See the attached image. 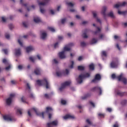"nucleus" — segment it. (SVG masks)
Here are the masks:
<instances>
[{
	"mask_svg": "<svg viewBox=\"0 0 127 127\" xmlns=\"http://www.w3.org/2000/svg\"><path fill=\"white\" fill-rule=\"evenodd\" d=\"M86 122L88 124V125H92V123H91V121H90V120L87 119Z\"/></svg>",
	"mask_w": 127,
	"mask_h": 127,
	"instance_id": "052dcab7",
	"label": "nucleus"
},
{
	"mask_svg": "<svg viewBox=\"0 0 127 127\" xmlns=\"http://www.w3.org/2000/svg\"><path fill=\"white\" fill-rule=\"evenodd\" d=\"M5 37L7 39H9V37H10L9 34H5Z\"/></svg>",
	"mask_w": 127,
	"mask_h": 127,
	"instance_id": "603ef678",
	"label": "nucleus"
},
{
	"mask_svg": "<svg viewBox=\"0 0 127 127\" xmlns=\"http://www.w3.org/2000/svg\"><path fill=\"white\" fill-rule=\"evenodd\" d=\"M49 30L52 31V32H55V29L52 27H49L48 28Z\"/></svg>",
	"mask_w": 127,
	"mask_h": 127,
	"instance_id": "f704fd0d",
	"label": "nucleus"
},
{
	"mask_svg": "<svg viewBox=\"0 0 127 127\" xmlns=\"http://www.w3.org/2000/svg\"><path fill=\"white\" fill-rule=\"evenodd\" d=\"M115 92L117 95H118V96H120V97H123V96L125 95V92H122L120 90H116Z\"/></svg>",
	"mask_w": 127,
	"mask_h": 127,
	"instance_id": "a211bd4d",
	"label": "nucleus"
},
{
	"mask_svg": "<svg viewBox=\"0 0 127 127\" xmlns=\"http://www.w3.org/2000/svg\"><path fill=\"white\" fill-rule=\"evenodd\" d=\"M106 11H107V7L106 6H103V9L101 11L102 14L104 16V17H106Z\"/></svg>",
	"mask_w": 127,
	"mask_h": 127,
	"instance_id": "dca6fc26",
	"label": "nucleus"
},
{
	"mask_svg": "<svg viewBox=\"0 0 127 127\" xmlns=\"http://www.w3.org/2000/svg\"><path fill=\"white\" fill-rule=\"evenodd\" d=\"M14 96H15L14 94H10V97L9 98H11V100H12V98H13Z\"/></svg>",
	"mask_w": 127,
	"mask_h": 127,
	"instance_id": "e2e57ef3",
	"label": "nucleus"
},
{
	"mask_svg": "<svg viewBox=\"0 0 127 127\" xmlns=\"http://www.w3.org/2000/svg\"><path fill=\"white\" fill-rule=\"evenodd\" d=\"M59 55L61 59H64V58H66V56H65V51L60 52Z\"/></svg>",
	"mask_w": 127,
	"mask_h": 127,
	"instance_id": "ddd939ff",
	"label": "nucleus"
},
{
	"mask_svg": "<svg viewBox=\"0 0 127 127\" xmlns=\"http://www.w3.org/2000/svg\"><path fill=\"white\" fill-rule=\"evenodd\" d=\"M91 92H95V91H99V95H102V88L99 86H96L91 89Z\"/></svg>",
	"mask_w": 127,
	"mask_h": 127,
	"instance_id": "0eeeda50",
	"label": "nucleus"
},
{
	"mask_svg": "<svg viewBox=\"0 0 127 127\" xmlns=\"http://www.w3.org/2000/svg\"><path fill=\"white\" fill-rule=\"evenodd\" d=\"M90 77V73H86L85 74H80L79 75L78 78L76 79V81L78 84H82L83 83V79L85 78H89Z\"/></svg>",
	"mask_w": 127,
	"mask_h": 127,
	"instance_id": "7ed1b4c3",
	"label": "nucleus"
},
{
	"mask_svg": "<svg viewBox=\"0 0 127 127\" xmlns=\"http://www.w3.org/2000/svg\"><path fill=\"white\" fill-rule=\"evenodd\" d=\"M2 51L3 52H4V53L5 54H7V53H8V51H7V49H3V50H2Z\"/></svg>",
	"mask_w": 127,
	"mask_h": 127,
	"instance_id": "13d9d810",
	"label": "nucleus"
},
{
	"mask_svg": "<svg viewBox=\"0 0 127 127\" xmlns=\"http://www.w3.org/2000/svg\"><path fill=\"white\" fill-rule=\"evenodd\" d=\"M26 90H28L29 93H30V91H31V88L30 87V85L29 83L26 84Z\"/></svg>",
	"mask_w": 127,
	"mask_h": 127,
	"instance_id": "c85d7f7f",
	"label": "nucleus"
},
{
	"mask_svg": "<svg viewBox=\"0 0 127 127\" xmlns=\"http://www.w3.org/2000/svg\"><path fill=\"white\" fill-rule=\"evenodd\" d=\"M92 13H93V17H97V12H96L95 11H93V12H92Z\"/></svg>",
	"mask_w": 127,
	"mask_h": 127,
	"instance_id": "a18cd8bd",
	"label": "nucleus"
},
{
	"mask_svg": "<svg viewBox=\"0 0 127 127\" xmlns=\"http://www.w3.org/2000/svg\"><path fill=\"white\" fill-rule=\"evenodd\" d=\"M104 38V35L103 34H100L99 35V39H103Z\"/></svg>",
	"mask_w": 127,
	"mask_h": 127,
	"instance_id": "774afa93",
	"label": "nucleus"
},
{
	"mask_svg": "<svg viewBox=\"0 0 127 127\" xmlns=\"http://www.w3.org/2000/svg\"><path fill=\"white\" fill-rule=\"evenodd\" d=\"M77 69L78 70H79V71H83V70H85V67L83 66L79 65L77 67Z\"/></svg>",
	"mask_w": 127,
	"mask_h": 127,
	"instance_id": "7c9ffc66",
	"label": "nucleus"
},
{
	"mask_svg": "<svg viewBox=\"0 0 127 127\" xmlns=\"http://www.w3.org/2000/svg\"><path fill=\"white\" fill-rule=\"evenodd\" d=\"M22 110L21 109H17V114H20V115H22V112H21Z\"/></svg>",
	"mask_w": 127,
	"mask_h": 127,
	"instance_id": "37998d69",
	"label": "nucleus"
},
{
	"mask_svg": "<svg viewBox=\"0 0 127 127\" xmlns=\"http://www.w3.org/2000/svg\"><path fill=\"white\" fill-rule=\"evenodd\" d=\"M53 63L54 64H58V61L55 59L53 61Z\"/></svg>",
	"mask_w": 127,
	"mask_h": 127,
	"instance_id": "c03bdc74",
	"label": "nucleus"
},
{
	"mask_svg": "<svg viewBox=\"0 0 127 127\" xmlns=\"http://www.w3.org/2000/svg\"><path fill=\"white\" fill-rule=\"evenodd\" d=\"M18 42L19 44L20 45V46H23V45L22 44V42H21V41L19 39L18 40Z\"/></svg>",
	"mask_w": 127,
	"mask_h": 127,
	"instance_id": "6e6d98bb",
	"label": "nucleus"
},
{
	"mask_svg": "<svg viewBox=\"0 0 127 127\" xmlns=\"http://www.w3.org/2000/svg\"><path fill=\"white\" fill-rule=\"evenodd\" d=\"M61 103L62 105H66V101L64 100H62Z\"/></svg>",
	"mask_w": 127,
	"mask_h": 127,
	"instance_id": "5fc2aeb1",
	"label": "nucleus"
},
{
	"mask_svg": "<svg viewBox=\"0 0 127 127\" xmlns=\"http://www.w3.org/2000/svg\"><path fill=\"white\" fill-rule=\"evenodd\" d=\"M119 62L118 60H116L115 61H112L110 64V66L111 68H117Z\"/></svg>",
	"mask_w": 127,
	"mask_h": 127,
	"instance_id": "1a4fd4ad",
	"label": "nucleus"
},
{
	"mask_svg": "<svg viewBox=\"0 0 127 127\" xmlns=\"http://www.w3.org/2000/svg\"><path fill=\"white\" fill-rule=\"evenodd\" d=\"M70 84H71V81H65L64 82V83H63L62 84L61 87L60 88L59 90L60 91H63L64 89H65V87L67 86H69V85H70Z\"/></svg>",
	"mask_w": 127,
	"mask_h": 127,
	"instance_id": "423d86ee",
	"label": "nucleus"
},
{
	"mask_svg": "<svg viewBox=\"0 0 127 127\" xmlns=\"http://www.w3.org/2000/svg\"><path fill=\"white\" fill-rule=\"evenodd\" d=\"M3 118L5 121H7V122H14L15 121V119L12 118L9 115H4Z\"/></svg>",
	"mask_w": 127,
	"mask_h": 127,
	"instance_id": "39448f33",
	"label": "nucleus"
},
{
	"mask_svg": "<svg viewBox=\"0 0 127 127\" xmlns=\"http://www.w3.org/2000/svg\"><path fill=\"white\" fill-rule=\"evenodd\" d=\"M2 63H4L5 65H9V63H8V62H7V61L5 59H3Z\"/></svg>",
	"mask_w": 127,
	"mask_h": 127,
	"instance_id": "473e14b6",
	"label": "nucleus"
},
{
	"mask_svg": "<svg viewBox=\"0 0 127 127\" xmlns=\"http://www.w3.org/2000/svg\"><path fill=\"white\" fill-rule=\"evenodd\" d=\"M88 31H89V30L88 29L84 30V32L82 34V36H83V38H88V36L87 35V33Z\"/></svg>",
	"mask_w": 127,
	"mask_h": 127,
	"instance_id": "412c9836",
	"label": "nucleus"
},
{
	"mask_svg": "<svg viewBox=\"0 0 127 127\" xmlns=\"http://www.w3.org/2000/svg\"><path fill=\"white\" fill-rule=\"evenodd\" d=\"M74 67V61H71V65L69 66V68L70 69L73 68Z\"/></svg>",
	"mask_w": 127,
	"mask_h": 127,
	"instance_id": "79ce46f5",
	"label": "nucleus"
},
{
	"mask_svg": "<svg viewBox=\"0 0 127 127\" xmlns=\"http://www.w3.org/2000/svg\"><path fill=\"white\" fill-rule=\"evenodd\" d=\"M43 2H39V0H37V2L40 6V9L41 13H44L45 10H44V5H46L50 0H43Z\"/></svg>",
	"mask_w": 127,
	"mask_h": 127,
	"instance_id": "f257e3e1",
	"label": "nucleus"
},
{
	"mask_svg": "<svg viewBox=\"0 0 127 127\" xmlns=\"http://www.w3.org/2000/svg\"><path fill=\"white\" fill-rule=\"evenodd\" d=\"M29 98H31L32 99H34V96L32 93H30L29 95Z\"/></svg>",
	"mask_w": 127,
	"mask_h": 127,
	"instance_id": "0e129e2a",
	"label": "nucleus"
},
{
	"mask_svg": "<svg viewBox=\"0 0 127 127\" xmlns=\"http://www.w3.org/2000/svg\"><path fill=\"white\" fill-rule=\"evenodd\" d=\"M66 4H67L68 6H71V7L74 6V4H73V3L71 2H66Z\"/></svg>",
	"mask_w": 127,
	"mask_h": 127,
	"instance_id": "72a5a7b5",
	"label": "nucleus"
},
{
	"mask_svg": "<svg viewBox=\"0 0 127 127\" xmlns=\"http://www.w3.org/2000/svg\"><path fill=\"white\" fill-rule=\"evenodd\" d=\"M127 100H122V101L121 102L122 105H123V106H125V105H127Z\"/></svg>",
	"mask_w": 127,
	"mask_h": 127,
	"instance_id": "4c0bfd02",
	"label": "nucleus"
},
{
	"mask_svg": "<svg viewBox=\"0 0 127 127\" xmlns=\"http://www.w3.org/2000/svg\"><path fill=\"white\" fill-rule=\"evenodd\" d=\"M52 96H53V92H52L50 94L46 93L44 94V97L45 98V99H47L49 100V99H51Z\"/></svg>",
	"mask_w": 127,
	"mask_h": 127,
	"instance_id": "9b49d317",
	"label": "nucleus"
},
{
	"mask_svg": "<svg viewBox=\"0 0 127 127\" xmlns=\"http://www.w3.org/2000/svg\"><path fill=\"white\" fill-rule=\"evenodd\" d=\"M86 45H87V44H86V43H85V42H81L80 43V46H81V47H85V46H86Z\"/></svg>",
	"mask_w": 127,
	"mask_h": 127,
	"instance_id": "e433bc0d",
	"label": "nucleus"
},
{
	"mask_svg": "<svg viewBox=\"0 0 127 127\" xmlns=\"http://www.w3.org/2000/svg\"><path fill=\"white\" fill-rule=\"evenodd\" d=\"M58 44H59L58 42H57L54 45L55 48H57V47H58Z\"/></svg>",
	"mask_w": 127,
	"mask_h": 127,
	"instance_id": "338daca9",
	"label": "nucleus"
},
{
	"mask_svg": "<svg viewBox=\"0 0 127 127\" xmlns=\"http://www.w3.org/2000/svg\"><path fill=\"white\" fill-rule=\"evenodd\" d=\"M34 73L36 75H40L41 74V69L39 68H37L35 69Z\"/></svg>",
	"mask_w": 127,
	"mask_h": 127,
	"instance_id": "f3484780",
	"label": "nucleus"
},
{
	"mask_svg": "<svg viewBox=\"0 0 127 127\" xmlns=\"http://www.w3.org/2000/svg\"><path fill=\"white\" fill-rule=\"evenodd\" d=\"M20 3L22 4V5H24V6H27V4H24L23 3V0H20Z\"/></svg>",
	"mask_w": 127,
	"mask_h": 127,
	"instance_id": "a19ab883",
	"label": "nucleus"
},
{
	"mask_svg": "<svg viewBox=\"0 0 127 127\" xmlns=\"http://www.w3.org/2000/svg\"><path fill=\"white\" fill-rule=\"evenodd\" d=\"M34 21L36 23H39V22H41V20L40 19V18L38 17H34Z\"/></svg>",
	"mask_w": 127,
	"mask_h": 127,
	"instance_id": "6ab92c4d",
	"label": "nucleus"
},
{
	"mask_svg": "<svg viewBox=\"0 0 127 127\" xmlns=\"http://www.w3.org/2000/svg\"><path fill=\"white\" fill-rule=\"evenodd\" d=\"M120 38H121V37L119 36H117V35H115L114 36V39H120Z\"/></svg>",
	"mask_w": 127,
	"mask_h": 127,
	"instance_id": "680f3d73",
	"label": "nucleus"
},
{
	"mask_svg": "<svg viewBox=\"0 0 127 127\" xmlns=\"http://www.w3.org/2000/svg\"><path fill=\"white\" fill-rule=\"evenodd\" d=\"M97 30L94 32V34L95 35H97L98 33H100L101 32V28H100L99 27H97Z\"/></svg>",
	"mask_w": 127,
	"mask_h": 127,
	"instance_id": "b1692460",
	"label": "nucleus"
},
{
	"mask_svg": "<svg viewBox=\"0 0 127 127\" xmlns=\"http://www.w3.org/2000/svg\"><path fill=\"white\" fill-rule=\"evenodd\" d=\"M89 68L90 70H95V65L93 64H89Z\"/></svg>",
	"mask_w": 127,
	"mask_h": 127,
	"instance_id": "cd10ccee",
	"label": "nucleus"
},
{
	"mask_svg": "<svg viewBox=\"0 0 127 127\" xmlns=\"http://www.w3.org/2000/svg\"><path fill=\"white\" fill-rule=\"evenodd\" d=\"M61 22H62V24H64L65 23V22H66V18L62 19L61 20Z\"/></svg>",
	"mask_w": 127,
	"mask_h": 127,
	"instance_id": "49530a36",
	"label": "nucleus"
},
{
	"mask_svg": "<svg viewBox=\"0 0 127 127\" xmlns=\"http://www.w3.org/2000/svg\"><path fill=\"white\" fill-rule=\"evenodd\" d=\"M58 125V121L55 120L51 123L47 124V127H52V126L56 127Z\"/></svg>",
	"mask_w": 127,
	"mask_h": 127,
	"instance_id": "6e6552de",
	"label": "nucleus"
},
{
	"mask_svg": "<svg viewBox=\"0 0 127 127\" xmlns=\"http://www.w3.org/2000/svg\"><path fill=\"white\" fill-rule=\"evenodd\" d=\"M37 83L39 86H42V85H45L46 89H49V83L48 82V80L46 78H44V79L40 80H37Z\"/></svg>",
	"mask_w": 127,
	"mask_h": 127,
	"instance_id": "20e7f679",
	"label": "nucleus"
},
{
	"mask_svg": "<svg viewBox=\"0 0 127 127\" xmlns=\"http://www.w3.org/2000/svg\"><path fill=\"white\" fill-rule=\"evenodd\" d=\"M29 60L31 61V62H34V58H33L32 57H29Z\"/></svg>",
	"mask_w": 127,
	"mask_h": 127,
	"instance_id": "3c124183",
	"label": "nucleus"
},
{
	"mask_svg": "<svg viewBox=\"0 0 127 127\" xmlns=\"http://www.w3.org/2000/svg\"><path fill=\"white\" fill-rule=\"evenodd\" d=\"M68 47H72V46H74V43H71L68 44Z\"/></svg>",
	"mask_w": 127,
	"mask_h": 127,
	"instance_id": "4d7b16f0",
	"label": "nucleus"
},
{
	"mask_svg": "<svg viewBox=\"0 0 127 127\" xmlns=\"http://www.w3.org/2000/svg\"><path fill=\"white\" fill-rule=\"evenodd\" d=\"M21 101L22 102H23V103H26V101L25 100V99H24V97H22L21 98Z\"/></svg>",
	"mask_w": 127,
	"mask_h": 127,
	"instance_id": "de8ad7c7",
	"label": "nucleus"
},
{
	"mask_svg": "<svg viewBox=\"0 0 127 127\" xmlns=\"http://www.w3.org/2000/svg\"><path fill=\"white\" fill-rule=\"evenodd\" d=\"M101 56H104V57H107V52H106L105 51H103L101 52Z\"/></svg>",
	"mask_w": 127,
	"mask_h": 127,
	"instance_id": "2f4dec72",
	"label": "nucleus"
},
{
	"mask_svg": "<svg viewBox=\"0 0 127 127\" xmlns=\"http://www.w3.org/2000/svg\"><path fill=\"white\" fill-rule=\"evenodd\" d=\"M27 53H29V52H31V51H33L34 50V48L32 46H29L26 48Z\"/></svg>",
	"mask_w": 127,
	"mask_h": 127,
	"instance_id": "2eb2a0df",
	"label": "nucleus"
},
{
	"mask_svg": "<svg viewBox=\"0 0 127 127\" xmlns=\"http://www.w3.org/2000/svg\"><path fill=\"white\" fill-rule=\"evenodd\" d=\"M91 96L90 94H87L85 95H84L83 97H81V99L82 100H86V99H87V98H89V97H90Z\"/></svg>",
	"mask_w": 127,
	"mask_h": 127,
	"instance_id": "bb28decb",
	"label": "nucleus"
},
{
	"mask_svg": "<svg viewBox=\"0 0 127 127\" xmlns=\"http://www.w3.org/2000/svg\"><path fill=\"white\" fill-rule=\"evenodd\" d=\"M118 13L119 14H126V13H127V11H120L119 10L118 11Z\"/></svg>",
	"mask_w": 127,
	"mask_h": 127,
	"instance_id": "58836bf2",
	"label": "nucleus"
},
{
	"mask_svg": "<svg viewBox=\"0 0 127 127\" xmlns=\"http://www.w3.org/2000/svg\"><path fill=\"white\" fill-rule=\"evenodd\" d=\"M112 79H116L117 78L118 81H122L125 85L127 84V79L125 77L123 76V73H121L119 76H116L115 73L112 74Z\"/></svg>",
	"mask_w": 127,
	"mask_h": 127,
	"instance_id": "f03ea898",
	"label": "nucleus"
},
{
	"mask_svg": "<svg viewBox=\"0 0 127 127\" xmlns=\"http://www.w3.org/2000/svg\"><path fill=\"white\" fill-rule=\"evenodd\" d=\"M98 42V40L95 38H93L90 41V44H95V43H97Z\"/></svg>",
	"mask_w": 127,
	"mask_h": 127,
	"instance_id": "a878e982",
	"label": "nucleus"
},
{
	"mask_svg": "<svg viewBox=\"0 0 127 127\" xmlns=\"http://www.w3.org/2000/svg\"><path fill=\"white\" fill-rule=\"evenodd\" d=\"M46 112L47 113H49V112H52V108L51 107H48L46 108Z\"/></svg>",
	"mask_w": 127,
	"mask_h": 127,
	"instance_id": "c9c22d12",
	"label": "nucleus"
},
{
	"mask_svg": "<svg viewBox=\"0 0 127 127\" xmlns=\"http://www.w3.org/2000/svg\"><path fill=\"white\" fill-rule=\"evenodd\" d=\"M8 27H9V29L11 30V29H12V28H13V25L10 24H9Z\"/></svg>",
	"mask_w": 127,
	"mask_h": 127,
	"instance_id": "09e8293b",
	"label": "nucleus"
},
{
	"mask_svg": "<svg viewBox=\"0 0 127 127\" xmlns=\"http://www.w3.org/2000/svg\"><path fill=\"white\" fill-rule=\"evenodd\" d=\"M96 80H101V75L99 74H97L95 75V78L92 80V82L95 83L96 82Z\"/></svg>",
	"mask_w": 127,
	"mask_h": 127,
	"instance_id": "4468645a",
	"label": "nucleus"
},
{
	"mask_svg": "<svg viewBox=\"0 0 127 127\" xmlns=\"http://www.w3.org/2000/svg\"><path fill=\"white\" fill-rule=\"evenodd\" d=\"M12 99L10 97L6 99V103L8 106H9L11 104V101Z\"/></svg>",
	"mask_w": 127,
	"mask_h": 127,
	"instance_id": "4be33fe9",
	"label": "nucleus"
},
{
	"mask_svg": "<svg viewBox=\"0 0 127 127\" xmlns=\"http://www.w3.org/2000/svg\"><path fill=\"white\" fill-rule=\"evenodd\" d=\"M70 48H69L67 46L64 47V51H70Z\"/></svg>",
	"mask_w": 127,
	"mask_h": 127,
	"instance_id": "ea45409f",
	"label": "nucleus"
},
{
	"mask_svg": "<svg viewBox=\"0 0 127 127\" xmlns=\"http://www.w3.org/2000/svg\"><path fill=\"white\" fill-rule=\"evenodd\" d=\"M99 117H100V118H104L105 117V115L103 114L99 113L98 114Z\"/></svg>",
	"mask_w": 127,
	"mask_h": 127,
	"instance_id": "bf43d9fd",
	"label": "nucleus"
},
{
	"mask_svg": "<svg viewBox=\"0 0 127 127\" xmlns=\"http://www.w3.org/2000/svg\"><path fill=\"white\" fill-rule=\"evenodd\" d=\"M63 73L61 70H59L56 72V75L58 77H61L63 75Z\"/></svg>",
	"mask_w": 127,
	"mask_h": 127,
	"instance_id": "393cba45",
	"label": "nucleus"
},
{
	"mask_svg": "<svg viewBox=\"0 0 127 127\" xmlns=\"http://www.w3.org/2000/svg\"><path fill=\"white\" fill-rule=\"evenodd\" d=\"M89 104H90V105L91 106H92V107H93V108H95V103H93V102L89 101Z\"/></svg>",
	"mask_w": 127,
	"mask_h": 127,
	"instance_id": "864d4df0",
	"label": "nucleus"
},
{
	"mask_svg": "<svg viewBox=\"0 0 127 127\" xmlns=\"http://www.w3.org/2000/svg\"><path fill=\"white\" fill-rule=\"evenodd\" d=\"M15 56H19V55H20L21 53H20V49H15Z\"/></svg>",
	"mask_w": 127,
	"mask_h": 127,
	"instance_id": "aec40b11",
	"label": "nucleus"
},
{
	"mask_svg": "<svg viewBox=\"0 0 127 127\" xmlns=\"http://www.w3.org/2000/svg\"><path fill=\"white\" fill-rule=\"evenodd\" d=\"M22 23L24 27H27V24H26V22H23Z\"/></svg>",
	"mask_w": 127,
	"mask_h": 127,
	"instance_id": "69168bd1",
	"label": "nucleus"
},
{
	"mask_svg": "<svg viewBox=\"0 0 127 127\" xmlns=\"http://www.w3.org/2000/svg\"><path fill=\"white\" fill-rule=\"evenodd\" d=\"M46 36H47V34L45 32H43L42 33L41 37L42 39L44 40V39H45V38H46Z\"/></svg>",
	"mask_w": 127,
	"mask_h": 127,
	"instance_id": "5701e85b",
	"label": "nucleus"
},
{
	"mask_svg": "<svg viewBox=\"0 0 127 127\" xmlns=\"http://www.w3.org/2000/svg\"><path fill=\"white\" fill-rule=\"evenodd\" d=\"M107 15L108 16L112 17V18H115V15H114V13L112 11L110 12Z\"/></svg>",
	"mask_w": 127,
	"mask_h": 127,
	"instance_id": "c756f323",
	"label": "nucleus"
},
{
	"mask_svg": "<svg viewBox=\"0 0 127 127\" xmlns=\"http://www.w3.org/2000/svg\"><path fill=\"white\" fill-rule=\"evenodd\" d=\"M63 119L64 120H67V119H70L71 120H73V119H75V117L74 116H71L69 114H67L65 115V116L63 117Z\"/></svg>",
	"mask_w": 127,
	"mask_h": 127,
	"instance_id": "f8f14e48",
	"label": "nucleus"
},
{
	"mask_svg": "<svg viewBox=\"0 0 127 127\" xmlns=\"http://www.w3.org/2000/svg\"><path fill=\"white\" fill-rule=\"evenodd\" d=\"M32 110H33V111H34V112L36 113V115H37V116H40V117H42V118H43V119H44V112H38V111H37V109H36V108H33L32 109Z\"/></svg>",
	"mask_w": 127,
	"mask_h": 127,
	"instance_id": "9d476101",
	"label": "nucleus"
},
{
	"mask_svg": "<svg viewBox=\"0 0 127 127\" xmlns=\"http://www.w3.org/2000/svg\"><path fill=\"white\" fill-rule=\"evenodd\" d=\"M7 65H8V66H7V67H6L5 68V70H6L7 71H8V69L10 68L11 65H10V64H7Z\"/></svg>",
	"mask_w": 127,
	"mask_h": 127,
	"instance_id": "8fccbe9b",
	"label": "nucleus"
}]
</instances>
